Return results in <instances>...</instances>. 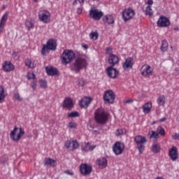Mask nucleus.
<instances>
[{
	"instance_id": "nucleus-31",
	"label": "nucleus",
	"mask_w": 179,
	"mask_h": 179,
	"mask_svg": "<svg viewBox=\"0 0 179 179\" xmlns=\"http://www.w3.org/2000/svg\"><path fill=\"white\" fill-rule=\"evenodd\" d=\"M25 27L27 30H31L34 27V20L31 18H27L25 22Z\"/></svg>"
},
{
	"instance_id": "nucleus-2",
	"label": "nucleus",
	"mask_w": 179,
	"mask_h": 179,
	"mask_svg": "<svg viewBox=\"0 0 179 179\" xmlns=\"http://www.w3.org/2000/svg\"><path fill=\"white\" fill-rule=\"evenodd\" d=\"M75 57H76V55H75V52H73V50H64L61 56V61L63 64L66 65L68 64H71V62H72L74 59Z\"/></svg>"
},
{
	"instance_id": "nucleus-37",
	"label": "nucleus",
	"mask_w": 179,
	"mask_h": 179,
	"mask_svg": "<svg viewBox=\"0 0 179 179\" xmlns=\"http://www.w3.org/2000/svg\"><path fill=\"white\" fill-rule=\"evenodd\" d=\"M145 13L146 15L152 16L153 15V10L152 9V6H148L145 8Z\"/></svg>"
},
{
	"instance_id": "nucleus-43",
	"label": "nucleus",
	"mask_w": 179,
	"mask_h": 179,
	"mask_svg": "<svg viewBox=\"0 0 179 179\" xmlns=\"http://www.w3.org/2000/svg\"><path fill=\"white\" fill-rule=\"evenodd\" d=\"M50 49L48 48V47H47V45H43L42 50H41V54L43 55H47V54H48V50Z\"/></svg>"
},
{
	"instance_id": "nucleus-38",
	"label": "nucleus",
	"mask_w": 179,
	"mask_h": 179,
	"mask_svg": "<svg viewBox=\"0 0 179 179\" xmlns=\"http://www.w3.org/2000/svg\"><path fill=\"white\" fill-rule=\"evenodd\" d=\"M167 48H169V43L166 41H162L161 46L162 51H167Z\"/></svg>"
},
{
	"instance_id": "nucleus-32",
	"label": "nucleus",
	"mask_w": 179,
	"mask_h": 179,
	"mask_svg": "<svg viewBox=\"0 0 179 179\" xmlns=\"http://www.w3.org/2000/svg\"><path fill=\"white\" fill-rule=\"evenodd\" d=\"M45 71L48 75H50V76H54V75H57V73H58L57 69L52 66H46Z\"/></svg>"
},
{
	"instance_id": "nucleus-7",
	"label": "nucleus",
	"mask_w": 179,
	"mask_h": 179,
	"mask_svg": "<svg viewBox=\"0 0 179 179\" xmlns=\"http://www.w3.org/2000/svg\"><path fill=\"white\" fill-rule=\"evenodd\" d=\"M135 17V10L132 8H126L122 13V17L124 22H129Z\"/></svg>"
},
{
	"instance_id": "nucleus-50",
	"label": "nucleus",
	"mask_w": 179,
	"mask_h": 179,
	"mask_svg": "<svg viewBox=\"0 0 179 179\" xmlns=\"http://www.w3.org/2000/svg\"><path fill=\"white\" fill-rule=\"evenodd\" d=\"M36 86H37V80H34V82L31 84V87H32L33 90H36Z\"/></svg>"
},
{
	"instance_id": "nucleus-27",
	"label": "nucleus",
	"mask_w": 179,
	"mask_h": 179,
	"mask_svg": "<svg viewBox=\"0 0 179 179\" xmlns=\"http://www.w3.org/2000/svg\"><path fill=\"white\" fill-rule=\"evenodd\" d=\"M8 96V92L5 90V87L0 85V103H3L5 99Z\"/></svg>"
},
{
	"instance_id": "nucleus-12",
	"label": "nucleus",
	"mask_w": 179,
	"mask_h": 179,
	"mask_svg": "<svg viewBox=\"0 0 179 179\" xmlns=\"http://www.w3.org/2000/svg\"><path fill=\"white\" fill-rule=\"evenodd\" d=\"M93 168L92 165L88 164H82L80 166V173L82 176H89L92 173Z\"/></svg>"
},
{
	"instance_id": "nucleus-3",
	"label": "nucleus",
	"mask_w": 179,
	"mask_h": 179,
	"mask_svg": "<svg viewBox=\"0 0 179 179\" xmlns=\"http://www.w3.org/2000/svg\"><path fill=\"white\" fill-rule=\"evenodd\" d=\"M24 135V130L22 127H15L10 133V138L14 142H19L20 139H22Z\"/></svg>"
},
{
	"instance_id": "nucleus-11",
	"label": "nucleus",
	"mask_w": 179,
	"mask_h": 179,
	"mask_svg": "<svg viewBox=\"0 0 179 179\" xmlns=\"http://www.w3.org/2000/svg\"><path fill=\"white\" fill-rule=\"evenodd\" d=\"M140 72L142 76H144L145 78H149V76H152L153 73V69L148 64H144L142 66Z\"/></svg>"
},
{
	"instance_id": "nucleus-22",
	"label": "nucleus",
	"mask_w": 179,
	"mask_h": 179,
	"mask_svg": "<svg viewBox=\"0 0 179 179\" xmlns=\"http://www.w3.org/2000/svg\"><path fill=\"white\" fill-rule=\"evenodd\" d=\"M96 164L99 169L103 170V169H106L108 165L107 158L106 157H101L96 160Z\"/></svg>"
},
{
	"instance_id": "nucleus-47",
	"label": "nucleus",
	"mask_w": 179,
	"mask_h": 179,
	"mask_svg": "<svg viewBox=\"0 0 179 179\" xmlns=\"http://www.w3.org/2000/svg\"><path fill=\"white\" fill-rule=\"evenodd\" d=\"M13 99L15 100H17V101H22L23 99H22V96H20V94H19L17 92H15L13 95Z\"/></svg>"
},
{
	"instance_id": "nucleus-5",
	"label": "nucleus",
	"mask_w": 179,
	"mask_h": 179,
	"mask_svg": "<svg viewBox=\"0 0 179 179\" xmlns=\"http://www.w3.org/2000/svg\"><path fill=\"white\" fill-rule=\"evenodd\" d=\"M38 19L42 23H50L51 22V13L47 10H41L38 12Z\"/></svg>"
},
{
	"instance_id": "nucleus-15",
	"label": "nucleus",
	"mask_w": 179,
	"mask_h": 179,
	"mask_svg": "<svg viewBox=\"0 0 179 179\" xmlns=\"http://www.w3.org/2000/svg\"><path fill=\"white\" fill-rule=\"evenodd\" d=\"M134 58L128 57L125 59L124 62L122 64L123 69L124 71H131L134 66Z\"/></svg>"
},
{
	"instance_id": "nucleus-20",
	"label": "nucleus",
	"mask_w": 179,
	"mask_h": 179,
	"mask_svg": "<svg viewBox=\"0 0 179 179\" xmlns=\"http://www.w3.org/2000/svg\"><path fill=\"white\" fill-rule=\"evenodd\" d=\"M63 107L64 108H68V110H71V108H73V101L72 99L69 97L65 98L63 102Z\"/></svg>"
},
{
	"instance_id": "nucleus-34",
	"label": "nucleus",
	"mask_w": 179,
	"mask_h": 179,
	"mask_svg": "<svg viewBox=\"0 0 179 179\" xmlns=\"http://www.w3.org/2000/svg\"><path fill=\"white\" fill-rule=\"evenodd\" d=\"M157 103L158 106H164L166 104V96L164 95H160L157 99Z\"/></svg>"
},
{
	"instance_id": "nucleus-48",
	"label": "nucleus",
	"mask_w": 179,
	"mask_h": 179,
	"mask_svg": "<svg viewBox=\"0 0 179 179\" xmlns=\"http://www.w3.org/2000/svg\"><path fill=\"white\" fill-rule=\"evenodd\" d=\"M83 2H85V0H75L73 3V5L76 6L79 3V5H83Z\"/></svg>"
},
{
	"instance_id": "nucleus-59",
	"label": "nucleus",
	"mask_w": 179,
	"mask_h": 179,
	"mask_svg": "<svg viewBox=\"0 0 179 179\" xmlns=\"http://www.w3.org/2000/svg\"><path fill=\"white\" fill-rule=\"evenodd\" d=\"M155 179H164L163 177H157Z\"/></svg>"
},
{
	"instance_id": "nucleus-4",
	"label": "nucleus",
	"mask_w": 179,
	"mask_h": 179,
	"mask_svg": "<svg viewBox=\"0 0 179 179\" xmlns=\"http://www.w3.org/2000/svg\"><path fill=\"white\" fill-rule=\"evenodd\" d=\"M87 66V61H86V59L83 57H78L76 59L73 66L72 70L74 71V72H80L83 68H86Z\"/></svg>"
},
{
	"instance_id": "nucleus-13",
	"label": "nucleus",
	"mask_w": 179,
	"mask_h": 179,
	"mask_svg": "<svg viewBox=\"0 0 179 179\" xmlns=\"http://www.w3.org/2000/svg\"><path fill=\"white\" fill-rule=\"evenodd\" d=\"M158 27H169L170 20L164 15H161L157 22Z\"/></svg>"
},
{
	"instance_id": "nucleus-60",
	"label": "nucleus",
	"mask_w": 179,
	"mask_h": 179,
	"mask_svg": "<svg viewBox=\"0 0 179 179\" xmlns=\"http://www.w3.org/2000/svg\"><path fill=\"white\" fill-rule=\"evenodd\" d=\"M156 124V121L152 122V125H155Z\"/></svg>"
},
{
	"instance_id": "nucleus-49",
	"label": "nucleus",
	"mask_w": 179,
	"mask_h": 179,
	"mask_svg": "<svg viewBox=\"0 0 179 179\" xmlns=\"http://www.w3.org/2000/svg\"><path fill=\"white\" fill-rule=\"evenodd\" d=\"M78 86H80V87L85 86V80L84 79L78 80Z\"/></svg>"
},
{
	"instance_id": "nucleus-53",
	"label": "nucleus",
	"mask_w": 179,
	"mask_h": 179,
	"mask_svg": "<svg viewBox=\"0 0 179 179\" xmlns=\"http://www.w3.org/2000/svg\"><path fill=\"white\" fill-rule=\"evenodd\" d=\"M132 103H134V100L132 99H127L125 101L126 104H132Z\"/></svg>"
},
{
	"instance_id": "nucleus-35",
	"label": "nucleus",
	"mask_w": 179,
	"mask_h": 179,
	"mask_svg": "<svg viewBox=\"0 0 179 179\" xmlns=\"http://www.w3.org/2000/svg\"><path fill=\"white\" fill-rule=\"evenodd\" d=\"M25 65L26 66H28V68H34V66H36V63L34 62V59H27L25 60Z\"/></svg>"
},
{
	"instance_id": "nucleus-6",
	"label": "nucleus",
	"mask_w": 179,
	"mask_h": 179,
	"mask_svg": "<svg viewBox=\"0 0 179 179\" xmlns=\"http://www.w3.org/2000/svg\"><path fill=\"white\" fill-rule=\"evenodd\" d=\"M106 54L108 55V62L110 65L114 66V65L118 64L120 59L118 58V56L113 54V49L111 48H106Z\"/></svg>"
},
{
	"instance_id": "nucleus-54",
	"label": "nucleus",
	"mask_w": 179,
	"mask_h": 179,
	"mask_svg": "<svg viewBox=\"0 0 179 179\" xmlns=\"http://www.w3.org/2000/svg\"><path fill=\"white\" fill-rule=\"evenodd\" d=\"M82 12H83V9L82 8H78L77 9V13H78V15H80V14L82 13Z\"/></svg>"
},
{
	"instance_id": "nucleus-29",
	"label": "nucleus",
	"mask_w": 179,
	"mask_h": 179,
	"mask_svg": "<svg viewBox=\"0 0 179 179\" xmlns=\"http://www.w3.org/2000/svg\"><path fill=\"white\" fill-rule=\"evenodd\" d=\"M152 110V102H147L143 106V112L144 114H149Z\"/></svg>"
},
{
	"instance_id": "nucleus-40",
	"label": "nucleus",
	"mask_w": 179,
	"mask_h": 179,
	"mask_svg": "<svg viewBox=\"0 0 179 179\" xmlns=\"http://www.w3.org/2000/svg\"><path fill=\"white\" fill-rule=\"evenodd\" d=\"M80 115L78 113V112L73 111L68 114L69 118H76V117H79Z\"/></svg>"
},
{
	"instance_id": "nucleus-33",
	"label": "nucleus",
	"mask_w": 179,
	"mask_h": 179,
	"mask_svg": "<svg viewBox=\"0 0 179 179\" xmlns=\"http://www.w3.org/2000/svg\"><path fill=\"white\" fill-rule=\"evenodd\" d=\"M89 37L92 41H96L99 38V32L97 31H92L89 34Z\"/></svg>"
},
{
	"instance_id": "nucleus-10",
	"label": "nucleus",
	"mask_w": 179,
	"mask_h": 179,
	"mask_svg": "<svg viewBox=\"0 0 179 179\" xmlns=\"http://www.w3.org/2000/svg\"><path fill=\"white\" fill-rule=\"evenodd\" d=\"M103 11L94 8H92L90 10V17L94 20H100L103 17Z\"/></svg>"
},
{
	"instance_id": "nucleus-25",
	"label": "nucleus",
	"mask_w": 179,
	"mask_h": 179,
	"mask_svg": "<svg viewBox=\"0 0 179 179\" xmlns=\"http://www.w3.org/2000/svg\"><path fill=\"white\" fill-rule=\"evenodd\" d=\"M134 141L136 142V145H146L148 140H146V137L138 135L135 136Z\"/></svg>"
},
{
	"instance_id": "nucleus-19",
	"label": "nucleus",
	"mask_w": 179,
	"mask_h": 179,
	"mask_svg": "<svg viewBox=\"0 0 179 179\" xmlns=\"http://www.w3.org/2000/svg\"><path fill=\"white\" fill-rule=\"evenodd\" d=\"M2 68L4 72H11V71L15 69V66L12 64V62L6 61L2 64Z\"/></svg>"
},
{
	"instance_id": "nucleus-16",
	"label": "nucleus",
	"mask_w": 179,
	"mask_h": 179,
	"mask_svg": "<svg viewBox=\"0 0 179 179\" xmlns=\"http://www.w3.org/2000/svg\"><path fill=\"white\" fill-rule=\"evenodd\" d=\"M90 103H92V98L85 96L79 101V106H81L82 108H87V107L90 106Z\"/></svg>"
},
{
	"instance_id": "nucleus-56",
	"label": "nucleus",
	"mask_w": 179,
	"mask_h": 179,
	"mask_svg": "<svg viewBox=\"0 0 179 179\" xmlns=\"http://www.w3.org/2000/svg\"><path fill=\"white\" fill-rule=\"evenodd\" d=\"M178 74H179L178 70V69H175L173 75H175V76H178Z\"/></svg>"
},
{
	"instance_id": "nucleus-61",
	"label": "nucleus",
	"mask_w": 179,
	"mask_h": 179,
	"mask_svg": "<svg viewBox=\"0 0 179 179\" xmlns=\"http://www.w3.org/2000/svg\"><path fill=\"white\" fill-rule=\"evenodd\" d=\"M34 2H37V1H38V0H34Z\"/></svg>"
},
{
	"instance_id": "nucleus-52",
	"label": "nucleus",
	"mask_w": 179,
	"mask_h": 179,
	"mask_svg": "<svg viewBox=\"0 0 179 179\" xmlns=\"http://www.w3.org/2000/svg\"><path fill=\"white\" fill-rule=\"evenodd\" d=\"M65 174H68L69 176H73V171L71 170H68L64 171Z\"/></svg>"
},
{
	"instance_id": "nucleus-51",
	"label": "nucleus",
	"mask_w": 179,
	"mask_h": 179,
	"mask_svg": "<svg viewBox=\"0 0 179 179\" xmlns=\"http://www.w3.org/2000/svg\"><path fill=\"white\" fill-rule=\"evenodd\" d=\"M172 138L179 141V134L175 133L172 134Z\"/></svg>"
},
{
	"instance_id": "nucleus-23",
	"label": "nucleus",
	"mask_w": 179,
	"mask_h": 179,
	"mask_svg": "<svg viewBox=\"0 0 179 179\" xmlns=\"http://www.w3.org/2000/svg\"><path fill=\"white\" fill-rule=\"evenodd\" d=\"M43 164L46 167H55L57 166V160L52 158H45Z\"/></svg>"
},
{
	"instance_id": "nucleus-8",
	"label": "nucleus",
	"mask_w": 179,
	"mask_h": 179,
	"mask_svg": "<svg viewBox=\"0 0 179 179\" xmlns=\"http://www.w3.org/2000/svg\"><path fill=\"white\" fill-rule=\"evenodd\" d=\"M115 100V94L111 90H106L103 94V101L108 104H113Z\"/></svg>"
},
{
	"instance_id": "nucleus-17",
	"label": "nucleus",
	"mask_w": 179,
	"mask_h": 179,
	"mask_svg": "<svg viewBox=\"0 0 179 179\" xmlns=\"http://www.w3.org/2000/svg\"><path fill=\"white\" fill-rule=\"evenodd\" d=\"M169 155L170 159L173 160V162H176L177 159H178V152L177 151V147L173 146L169 149Z\"/></svg>"
},
{
	"instance_id": "nucleus-9",
	"label": "nucleus",
	"mask_w": 179,
	"mask_h": 179,
	"mask_svg": "<svg viewBox=\"0 0 179 179\" xmlns=\"http://www.w3.org/2000/svg\"><path fill=\"white\" fill-rule=\"evenodd\" d=\"M124 150H125V145L120 141L115 143L113 145V151L116 156L122 155V152H124Z\"/></svg>"
},
{
	"instance_id": "nucleus-14",
	"label": "nucleus",
	"mask_w": 179,
	"mask_h": 179,
	"mask_svg": "<svg viewBox=\"0 0 179 179\" xmlns=\"http://www.w3.org/2000/svg\"><path fill=\"white\" fill-rule=\"evenodd\" d=\"M64 146L69 150H75V149L79 148V143L76 140H68L65 143Z\"/></svg>"
},
{
	"instance_id": "nucleus-57",
	"label": "nucleus",
	"mask_w": 179,
	"mask_h": 179,
	"mask_svg": "<svg viewBox=\"0 0 179 179\" xmlns=\"http://www.w3.org/2000/svg\"><path fill=\"white\" fill-rule=\"evenodd\" d=\"M83 48H84V50H87V48H89V46L87 45H83Z\"/></svg>"
},
{
	"instance_id": "nucleus-44",
	"label": "nucleus",
	"mask_w": 179,
	"mask_h": 179,
	"mask_svg": "<svg viewBox=\"0 0 179 179\" xmlns=\"http://www.w3.org/2000/svg\"><path fill=\"white\" fill-rule=\"evenodd\" d=\"M27 79H33L34 80H36V75L33 71H29L27 73Z\"/></svg>"
},
{
	"instance_id": "nucleus-42",
	"label": "nucleus",
	"mask_w": 179,
	"mask_h": 179,
	"mask_svg": "<svg viewBox=\"0 0 179 179\" xmlns=\"http://www.w3.org/2000/svg\"><path fill=\"white\" fill-rule=\"evenodd\" d=\"M77 127L78 124L73 121L70 122L68 124V128H70L71 129H76Z\"/></svg>"
},
{
	"instance_id": "nucleus-39",
	"label": "nucleus",
	"mask_w": 179,
	"mask_h": 179,
	"mask_svg": "<svg viewBox=\"0 0 179 179\" xmlns=\"http://www.w3.org/2000/svg\"><path fill=\"white\" fill-rule=\"evenodd\" d=\"M127 130L125 129H118L115 131L116 136H121V135H124V134H126Z\"/></svg>"
},
{
	"instance_id": "nucleus-46",
	"label": "nucleus",
	"mask_w": 179,
	"mask_h": 179,
	"mask_svg": "<svg viewBox=\"0 0 179 179\" xmlns=\"http://www.w3.org/2000/svg\"><path fill=\"white\" fill-rule=\"evenodd\" d=\"M137 146L140 155H142V153H143V151L145 150V144H139L137 145Z\"/></svg>"
},
{
	"instance_id": "nucleus-26",
	"label": "nucleus",
	"mask_w": 179,
	"mask_h": 179,
	"mask_svg": "<svg viewBox=\"0 0 179 179\" xmlns=\"http://www.w3.org/2000/svg\"><path fill=\"white\" fill-rule=\"evenodd\" d=\"M45 45L50 50L55 51V50H57V41L54 39H50L48 41Z\"/></svg>"
},
{
	"instance_id": "nucleus-55",
	"label": "nucleus",
	"mask_w": 179,
	"mask_h": 179,
	"mask_svg": "<svg viewBox=\"0 0 179 179\" xmlns=\"http://www.w3.org/2000/svg\"><path fill=\"white\" fill-rule=\"evenodd\" d=\"M146 3H148V6H151V5H153V0H148Z\"/></svg>"
},
{
	"instance_id": "nucleus-62",
	"label": "nucleus",
	"mask_w": 179,
	"mask_h": 179,
	"mask_svg": "<svg viewBox=\"0 0 179 179\" xmlns=\"http://www.w3.org/2000/svg\"><path fill=\"white\" fill-rule=\"evenodd\" d=\"M95 132H96V133H97L98 131H95Z\"/></svg>"
},
{
	"instance_id": "nucleus-21",
	"label": "nucleus",
	"mask_w": 179,
	"mask_h": 179,
	"mask_svg": "<svg viewBox=\"0 0 179 179\" xmlns=\"http://www.w3.org/2000/svg\"><path fill=\"white\" fill-rule=\"evenodd\" d=\"M97 145H90L89 143H83L81 145V150L83 152H90V150H94Z\"/></svg>"
},
{
	"instance_id": "nucleus-24",
	"label": "nucleus",
	"mask_w": 179,
	"mask_h": 179,
	"mask_svg": "<svg viewBox=\"0 0 179 179\" xmlns=\"http://www.w3.org/2000/svg\"><path fill=\"white\" fill-rule=\"evenodd\" d=\"M8 16H9V13L6 12L1 17V19L0 20V33H2V31H3V28L5 27L6 20H8Z\"/></svg>"
},
{
	"instance_id": "nucleus-41",
	"label": "nucleus",
	"mask_w": 179,
	"mask_h": 179,
	"mask_svg": "<svg viewBox=\"0 0 179 179\" xmlns=\"http://www.w3.org/2000/svg\"><path fill=\"white\" fill-rule=\"evenodd\" d=\"M150 138L151 139H155V141H157V138H159V133H157V131H152Z\"/></svg>"
},
{
	"instance_id": "nucleus-28",
	"label": "nucleus",
	"mask_w": 179,
	"mask_h": 179,
	"mask_svg": "<svg viewBox=\"0 0 179 179\" xmlns=\"http://www.w3.org/2000/svg\"><path fill=\"white\" fill-rule=\"evenodd\" d=\"M103 22L105 24H113L114 23V17L112 15H106L103 16Z\"/></svg>"
},
{
	"instance_id": "nucleus-45",
	"label": "nucleus",
	"mask_w": 179,
	"mask_h": 179,
	"mask_svg": "<svg viewBox=\"0 0 179 179\" xmlns=\"http://www.w3.org/2000/svg\"><path fill=\"white\" fill-rule=\"evenodd\" d=\"M39 85L42 89H47V81L45 80H40Z\"/></svg>"
},
{
	"instance_id": "nucleus-30",
	"label": "nucleus",
	"mask_w": 179,
	"mask_h": 179,
	"mask_svg": "<svg viewBox=\"0 0 179 179\" xmlns=\"http://www.w3.org/2000/svg\"><path fill=\"white\" fill-rule=\"evenodd\" d=\"M160 150H162V147L160 144L155 143L151 146V152L155 154L160 153Z\"/></svg>"
},
{
	"instance_id": "nucleus-1",
	"label": "nucleus",
	"mask_w": 179,
	"mask_h": 179,
	"mask_svg": "<svg viewBox=\"0 0 179 179\" xmlns=\"http://www.w3.org/2000/svg\"><path fill=\"white\" fill-rule=\"evenodd\" d=\"M108 115L103 108L96 109L94 113V118L98 124H106L108 121Z\"/></svg>"
},
{
	"instance_id": "nucleus-36",
	"label": "nucleus",
	"mask_w": 179,
	"mask_h": 179,
	"mask_svg": "<svg viewBox=\"0 0 179 179\" xmlns=\"http://www.w3.org/2000/svg\"><path fill=\"white\" fill-rule=\"evenodd\" d=\"M157 133L158 135H161L162 136H164L166 135V131L164 130V128L162 126H159L157 129Z\"/></svg>"
},
{
	"instance_id": "nucleus-18",
	"label": "nucleus",
	"mask_w": 179,
	"mask_h": 179,
	"mask_svg": "<svg viewBox=\"0 0 179 179\" xmlns=\"http://www.w3.org/2000/svg\"><path fill=\"white\" fill-rule=\"evenodd\" d=\"M106 73L109 78L112 79H115L118 76V71L117 69H114L113 66H109L106 69Z\"/></svg>"
},
{
	"instance_id": "nucleus-58",
	"label": "nucleus",
	"mask_w": 179,
	"mask_h": 179,
	"mask_svg": "<svg viewBox=\"0 0 179 179\" xmlns=\"http://www.w3.org/2000/svg\"><path fill=\"white\" fill-rule=\"evenodd\" d=\"M165 120H166V117H162V119L159 120V122H164Z\"/></svg>"
}]
</instances>
